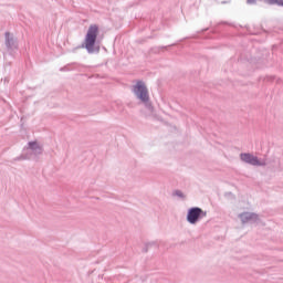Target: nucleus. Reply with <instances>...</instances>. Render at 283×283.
Returning a JSON list of instances; mask_svg holds the SVG:
<instances>
[{"instance_id":"7ed1b4c3","label":"nucleus","mask_w":283,"mask_h":283,"mask_svg":"<svg viewBox=\"0 0 283 283\" xmlns=\"http://www.w3.org/2000/svg\"><path fill=\"white\" fill-rule=\"evenodd\" d=\"M41 154H43V147H41L36 142H29L24 153L15 157L13 160H32V158H38Z\"/></svg>"},{"instance_id":"423d86ee","label":"nucleus","mask_w":283,"mask_h":283,"mask_svg":"<svg viewBox=\"0 0 283 283\" xmlns=\"http://www.w3.org/2000/svg\"><path fill=\"white\" fill-rule=\"evenodd\" d=\"M4 39L7 50H14L17 48V41L10 32L4 33Z\"/></svg>"},{"instance_id":"0eeeda50","label":"nucleus","mask_w":283,"mask_h":283,"mask_svg":"<svg viewBox=\"0 0 283 283\" xmlns=\"http://www.w3.org/2000/svg\"><path fill=\"white\" fill-rule=\"evenodd\" d=\"M81 70V64L73 62L60 69V72H74Z\"/></svg>"},{"instance_id":"f03ea898","label":"nucleus","mask_w":283,"mask_h":283,"mask_svg":"<svg viewBox=\"0 0 283 283\" xmlns=\"http://www.w3.org/2000/svg\"><path fill=\"white\" fill-rule=\"evenodd\" d=\"M133 93L135 94L136 98H138V101L144 103L146 109H148L150 114H154V106H151V102H149V91L147 90L145 82L138 81L133 86Z\"/></svg>"},{"instance_id":"6e6552de","label":"nucleus","mask_w":283,"mask_h":283,"mask_svg":"<svg viewBox=\"0 0 283 283\" xmlns=\"http://www.w3.org/2000/svg\"><path fill=\"white\" fill-rule=\"evenodd\" d=\"M250 224L260 222V217L255 213H251L249 217Z\"/></svg>"},{"instance_id":"9d476101","label":"nucleus","mask_w":283,"mask_h":283,"mask_svg":"<svg viewBox=\"0 0 283 283\" xmlns=\"http://www.w3.org/2000/svg\"><path fill=\"white\" fill-rule=\"evenodd\" d=\"M269 6H283V0H265Z\"/></svg>"},{"instance_id":"f257e3e1","label":"nucleus","mask_w":283,"mask_h":283,"mask_svg":"<svg viewBox=\"0 0 283 283\" xmlns=\"http://www.w3.org/2000/svg\"><path fill=\"white\" fill-rule=\"evenodd\" d=\"M98 38V27L91 24L86 32L82 48H84L88 54H98L101 46H96V39Z\"/></svg>"},{"instance_id":"ddd939ff","label":"nucleus","mask_w":283,"mask_h":283,"mask_svg":"<svg viewBox=\"0 0 283 283\" xmlns=\"http://www.w3.org/2000/svg\"><path fill=\"white\" fill-rule=\"evenodd\" d=\"M249 3H255V0H249Z\"/></svg>"},{"instance_id":"4468645a","label":"nucleus","mask_w":283,"mask_h":283,"mask_svg":"<svg viewBox=\"0 0 283 283\" xmlns=\"http://www.w3.org/2000/svg\"><path fill=\"white\" fill-rule=\"evenodd\" d=\"M247 3H249V0H247Z\"/></svg>"},{"instance_id":"f8f14e48","label":"nucleus","mask_w":283,"mask_h":283,"mask_svg":"<svg viewBox=\"0 0 283 283\" xmlns=\"http://www.w3.org/2000/svg\"><path fill=\"white\" fill-rule=\"evenodd\" d=\"M172 196H177V198H185V193H182L180 190H175Z\"/></svg>"},{"instance_id":"1a4fd4ad","label":"nucleus","mask_w":283,"mask_h":283,"mask_svg":"<svg viewBox=\"0 0 283 283\" xmlns=\"http://www.w3.org/2000/svg\"><path fill=\"white\" fill-rule=\"evenodd\" d=\"M239 218H240L242 224L249 223V212H243V213L239 214Z\"/></svg>"},{"instance_id":"20e7f679","label":"nucleus","mask_w":283,"mask_h":283,"mask_svg":"<svg viewBox=\"0 0 283 283\" xmlns=\"http://www.w3.org/2000/svg\"><path fill=\"white\" fill-rule=\"evenodd\" d=\"M202 218H207V211L202 210L199 207H192L188 209L186 219L189 224H198V222H200Z\"/></svg>"},{"instance_id":"9b49d317","label":"nucleus","mask_w":283,"mask_h":283,"mask_svg":"<svg viewBox=\"0 0 283 283\" xmlns=\"http://www.w3.org/2000/svg\"><path fill=\"white\" fill-rule=\"evenodd\" d=\"M240 157L243 163H249V154L248 153L241 154Z\"/></svg>"},{"instance_id":"39448f33","label":"nucleus","mask_w":283,"mask_h":283,"mask_svg":"<svg viewBox=\"0 0 283 283\" xmlns=\"http://www.w3.org/2000/svg\"><path fill=\"white\" fill-rule=\"evenodd\" d=\"M249 165H253V167H265L266 158L249 155Z\"/></svg>"}]
</instances>
